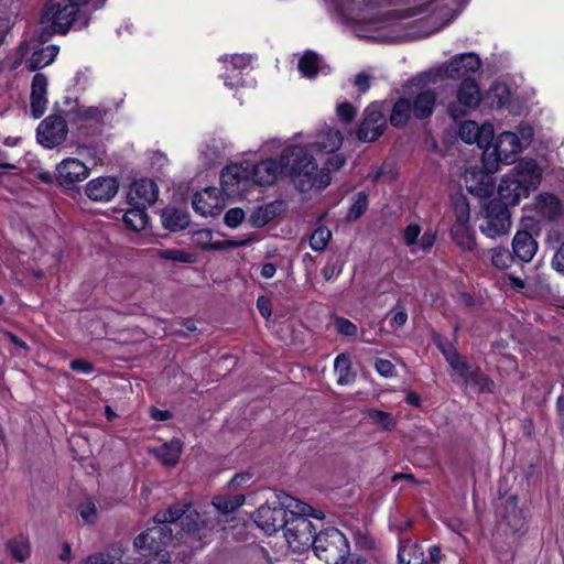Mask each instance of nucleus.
Wrapping results in <instances>:
<instances>
[{
    "mask_svg": "<svg viewBox=\"0 0 564 564\" xmlns=\"http://www.w3.org/2000/svg\"><path fill=\"white\" fill-rule=\"evenodd\" d=\"M281 174L288 176L300 192L322 191L330 184L327 169H319L308 150L302 145H288L280 155Z\"/></svg>",
    "mask_w": 564,
    "mask_h": 564,
    "instance_id": "1",
    "label": "nucleus"
},
{
    "mask_svg": "<svg viewBox=\"0 0 564 564\" xmlns=\"http://www.w3.org/2000/svg\"><path fill=\"white\" fill-rule=\"evenodd\" d=\"M284 506L290 508L289 522L284 528V536L289 546L299 553L311 549L317 533L308 518L322 520L324 513L293 497H286Z\"/></svg>",
    "mask_w": 564,
    "mask_h": 564,
    "instance_id": "2",
    "label": "nucleus"
},
{
    "mask_svg": "<svg viewBox=\"0 0 564 564\" xmlns=\"http://www.w3.org/2000/svg\"><path fill=\"white\" fill-rule=\"evenodd\" d=\"M542 172L533 160L522 161L502 176L498 185L499 202L508 205H518L522 198L529 196L541 183Z\"/></svg>",
    "mask_w": 564,
    "mask_h": 564,
    "instance_id": "3",
    "label": "nucleus"
},
{
    "mask_svg": "<svg viewBox=\"0 0 564 564\" xmlns=\"http://www.w3.org/2000/svg\"><path fill=\"white\" fill-rule=\"evenodd\" d=\"M532 134L531 127H525L521 130V139L510 131L500 133L492 149L487 148L482 153V163L486 171L495 173L498 170L499 163H514L522 149L530 144Z\"/></svg>",
    "mask_w": 564,
    "mask_h": 564,
    "instance_id": "4",
    "label": "nucleus"
},
{
    "mask_svg": "<svg viewBox=\"0 0 564 564\" xmlns=\"http://www.w3.org/2000/svg\"><path fill=\"white\" fill-rule=\"evenodd\" d=\"M311 549L326 564H339L349 555L348 540L336 528H327L317 533Z\"/></svg>",
    "mask_w": 564,
    "mask_h": 564,
    "instance_id": "5",
    "label": "nucleus"
},
{
    "mask_svg": "<svg viewBox=\"0 0 564 564\" xmlns=\"http://www.w3.org/2000/svg\"><path fill=\"white\" fill-rule=\"evenodd\" d=\"M89 0H48L45 17L56 33L64 34L75 22L79 8Z\"/></svg>",
    "mask_w": 564,
    "mask_h": 564,
    "instance_id": "6",
    "label": "nucleus"
},
{
    "mask_svg": "<svg viewBox=\"0 0 564 564\" xmlns=\"http://www.w3.org/2000/svg\"><path fill=\"white\" fill-rule=\"evenodd\" d=\"M286 497L290 496L283 494V496L278 497V500L272 502V505L261 506L256 512V524L269 535L280 529L284 530L289 522L290 508L284 506Z\"/></svg>",
    "mask_w": 564,
    "mask_h": 564,
    "instance_id": "7",
    "label": "nucleus"
},
{
    "mask_svg": "<svg viewBox=\"0 0 564 564\" xmlns=\"http://www.w3.org/2000/svg\"><path fill=\"white\" fill-rule=\"evenodd\" d=\"M511 228V215L507 206L497 199H492L486 207V214L479 229L490 239L508 235Z\"/></svg>",
    "mask_w": 564,
    "mask_h": 564,
    "instance_id": "8",
    "label": "nucleus"
},
{
    "mask_svg": "<svg viewBox=\"0 0 564 564\" xmlns=\"http://www.w3.org/2000/svg\"><path fill=\"white\" fill-rule=\"evenodd\" d=\"M181 520V527L184 532L195 533L206 527L205 521L200 520V516L191 509L188 503H175L167 510L160 511L154 516V522L161 525L174 523Z\"/></svg>",
    "mask_w": 564,
    "mask_h": 564,
    "instance_id": "9",
    "label": "nucleus"
},
{
    "mask_svg": "<svg viewBox=\"0 0 564 564\" xmlns=\"http://www.w3.org/2000/svg\"><path fill=\"white\" fill-rule=\"evenodd\" d=\"M172 540V530L167 525H155L134 539V547L140 555L159 556Z\"/></svg>",
    "mask_w": 564,
    "mask_h": 564,
    "instance_id": "10",
    "label": "nucleus"
},
{
    "mask_svg": "<svg viewBox=\"0 0 564 564\" xmlns=\"http://www.w3.org/2000/svg\"><path fill=\"white\" fill-rule=\"evenodd\" d=\"M448 365L454 372L453 377L457 376L464 384L475 388L478 392L491 391L494 382L481 372L476 364L469 362L465 356H457Z\"/></svg>",
    "mask_w": 564,
    "mask_h": 564,
    "instance_id": "11",
    "label": "nucleus"
},
{
    "mask_svg": "<svg viewBox=\"0 0 564 564\" xmlns=\"http://www.w3.org/2000/svg\"><path fill=\"white\" fill-rule=\"evenodd\" d=\"M404 97L410 101L415 119L423 120L432 116L437 100V95L433 89L420 87L415 79H413L410 82Z\"/></svg>",
    "mask_w": 564,
    "mask_h": 564,
    "instance_id": "12",
    "label": "nucleus"
},
{
    "mask_svg": "<svg viewBox=\"0 0 564 564\" xmlns=\"http://www.w3.org/2000/svg\"><path fill=\"white\" fill-rule=\"evenodd\" d=\"M68 134L65 119L61 116H48L37 127L36 138L39 143L47 149L62 144Z\"/></svg>",
    "mask_w": 564,
    "mask_h": 564,
    "instance_id": "13",
    "label": "nucleus"
},
{
    "mask_svg": "<svg viewBox=\"0 0 564 564\" xmlns=\"http://www.w3.org/2000/svg\"><path fill=\"white\" fill-rule=\"evenodd\" d=\"M193 209L204 217H217L224 207V198L218 188L206 187L194 194L192 199Z\"/></svg>",
    "mask_w": 564,
    "mask_h": 564,
    "instance_id": "14",
    "label": "nucleus"
},
{
    "mask_svg": "<svg viewBox=\"0 0 564 564\" xmlns=\"http://www.w3.org/2000/svg\"><path fill=\"white\" fill-rule=\"evenodd\" d=\"M384 128L386 119L382 112L375 107H367L357 131V138L364 142H372L383 133Z\"/></svg>",
    "mask_w": 564,
    "mask_h": 564,
    "instance_id": "15",
    "label": "nucleus"
},
{
    "mask_svg": "<svg viewBox=\"0 0 564 564\" xmlns=\"http://www.w3.org/2000/svg\"><path fill=\"white\" fill-rule=\"evenodd\" d=\"M89 175V169L78 159L67 158L57 165V181L64 187H70L84 181Z\"/></svg>",
    "mask_w": 564,
    "mask_h": 564,
    "instance_id": "16",
    "label": "nucleus"
},
{
    "mask_svg": "<svg viewBox=\"0 0 564 564\" xmlns=\"http://www.w3.org/2000/svg\"><path fill=\"white\" fill-rule=\"evenodd\" d=\"M159 196V188L151 178H141L133 182L129 192L128 199L131 205L151 206Z\"/></svg>",
    "mask_w": 564,
    "mask_h": 564,
    "instance_id": "17",
    "label": "nucleus"
},
{
    "mask_svg": "<svg viewBox=\"0 0 564 564\" xmlns=\"http://www.w3.org/2000/svg\"><path fill=\"white\" fill-rule=\"evenodd\" d=\"M119 191L117 178L106 176L97 177L89 181L86 185L85 193L94 202H109Z\"/></svg>",
    "mask_w": 564,
    "mask_h": 564,
    "instance_id": "18",
    "label": "nucleus"
},
{
    "mask_svg": "<svg viewBox=\"0 0 564 564\" xmlns=\"http://www.w3.org/2000/svg\"><path fill=\"white\" fill-rule=\"evenodd\" d=\"M481 66V61L475 53H463L452 58L444 67V73L448 78H459L469 73L477 72Z\"/></svg>",
    "mask_w": 564,
    "mask_h": 564,
    "instance_id": "19",
    "label": "nucleus"
},
{
    "mask_svg": "<svg viewBox=\"0 0 564 564\" xmlns=\"http://www.w3.org/2000/svg\"><path fill=\"white\" fill-rule=\"evenodd\" d=\"M511 246L514 258L523 263L531 262L539 249L536 239L528 230H518Z\"/></svg>",
    "mask_w": 564,
    "mask_h": 564,
    "instance_id": "20",
    "label": "nucleus"
},
{
    "mask_svg": "<svg viewBox=\"0 0 564 564\" xmlns=\"http://www.w3.org/2000/svg\"><path fill=\"white\" fill-rule=\"evenodd\" d=\"M47 78L42 73L33 76L31 84V113L35 119L42 117L47 105Z\"/></svg>",
    "mask_w": 564,
    "mask_h": 564,
    "instance_id": "21",
    "label": "nucleus"
},
{
    "mask_svg": "<svg viewBox=\"0 0 564 564\" xmlns=\"http://www.w3.org/2000/svg\"><path fill=\"white\" fill-rule=\"evenodd\" d=\"M250 177L248 169L240 164L226 166L220 174V184L223 191L228 194H236L240 191V184Z\"/></svg>",
    "mask_w": 564,
    "mask_h": 564,
    "instance_id": "22",
    "label": "nucleus"
},
{
    "mask_svg": "<svg viewBox=\"0 0 564 564\" xmlns=\"http://www.w3.org/2000/svg\"><path fill=\"white\" fill-rule=\"evenodd\" d=\"M343 140L344 137L338 129L325 126L318 131L311 147L318 152L334 153L340 148Z\"/></svg>",
    "mask_w": 564,
    "mask_h": 564,
    "instance_id": "23",
    "label": "nucleus"
},
{
    "mask_svg": "<svg viewBox=\"0 0 564 564\" xmlns=\"http://www.w3.org/2000/svg\"><path fill=\"white\" fill-rule=\"evenodd\" d=\"M281 174L280 160H264L252 166L249 175L260 186H271Z\"/></svg>",
    "mask_w": 564,
    "mask_h": 564,
    "instance_id": "24",
    "label": "nucleus"
},
{
    "mask_svg": "<svg viewBox=\"0 0 564 564\" xmlns=\"http://www.w3.org/2000/svg\"><path fill=\"white\" fill-rule=\"evenodd\" d=\"M546 247L554 251L552 268L564 274V234L558 229H551L545 238Z\"/></svg>",
    "mask_w": 564,
    "mask_h": 564,
    "instance_id": "25",
    "label": "nucleus"
},
{
    "mask_svg": "<svg viewBox=\"0 0 564 564\" xmlns=\"http://www.w3.org/2000/svg\"><path fill=\"white\" fill-rule=\"evenodd\" d=\"M481 100L479 87L475 79H464L457 90V101L465 108H476Z\"/></svg>",
    "mask_w": 564,
    "mask_h": 564,
    "instance_id": "26",
    "label": "nucleus"
},
{
    "mask_svg": "<svg viewBox=\"0 0 564 564\" xmlns=\"http://www.w3.org/2000/svg\"><path fill=\"white\" fill-rule=\"evenodd\" d=\"M399 564H429L424 558V550L421 544L412 540H403L398 551Z\"/></svg>",
    "mask_w": 564,
    "mask_h": 564,
    "instance_id": "27",
    "label": "nucleus"
},
{
    "mask_svg": "<svg viewBox=\"0 0 564 564\" xmlns=\"http://www.w3.org/2000/svg\"><path fill=\"white\" fill-rule=\"evenodd\" d=\"M161 221L170 231H180L189 225V215L178 208H165L161 214Z\"/></svg>",
    "mask_w": 564,
    "mask_h": 564,
    "instance_id": "28",
    "label": "nucleus"
},
{
    "mask_svg": "<svg viewBox=\"0 0 564 564\" xmlns=\"http://www.w3.org/2000/svg\"><path fill=\"white\" fill-rule=\"evenodd\" d=\"M58 46L56 45H47L45 47H40L35 50L30 59L28 61V69L31 72H35L40 68H43L50 65L58 54Z\"/></svg>",
    "mask_w": 564,
    "mask_h": 564,
    "instance_id": "29",
    "label": "nucleus"
},
{
    "mask_svg": "<svg viewBox=\"0 0 564 564\" xmlns=\"http://www.w3.org/2000/svg\"><path fill=\"white\" fill-rule=\"evenodd\" d=\"M154 455L165 466H174L180 459L182 453V443L180 440H172L164 443L153 451Z\"/></svg>",
    "mask_w": 564,
    "mask_h": 564,
    "instance_id": "30",
    "label": "nucleus"
},
{
    "mask_svg": "<svg viewBox=\"0 0 564 564\" xmlns=\"http://www.w3.org/2000/svg\"><path fill=\"white\" fill-rule=\"evenodd\" d=\"M451 232L460 249L467 251L476 249L475 232L469 225H454Z\"/></svg>",
    "mask_w": 564,
    "mask_h": 564,
    "instance_id": "31",
    "label": "nucleus"
},
{
    "mask_svg": "<svg viewBox=\"0 0 564 564\" xmlns=\"http://www.w3.org/2000/svg\"><path fill=\"white\" fill-rule=\"evenodd\" d=\"M108 109L104 106H78L74 110L77 121H89L98 126H102Z\"/></svg>",
    "mask_w": 564,
    "mask_h": 564,
    "instance_id": "32",
    "label": "nucleus"
},
{
    "mask_svg": "<svg viewBox=\"0 0 564 564\" xmlns=\"http://www.w3.org/2000/svg\"><path fill=\"white\" fill-rule=\"evenodd\" d=\"M413 112L410 107V101L404 96L400 97L393 105L390 123L395 128L406 126Z\"/></svg>",
    "mask_w": 564,
    "mask_h": 564,
    "instance_id": "33",
    "label": "nucleus"
},
{
    "mask_svg": "<svg viewBox=\"0 0 564 564\" xmlns=\"http://www.w3.org/2000/svg\"><path fill=\"white\" fill-rule=\"evenodd\" d=\"M132 206L133 208H130L124 213L122 220L128 228L139 231L145 228L148 224V215L145 213L147 207L141 205Z\"/></svg>",
    "mask_w": 564,
    "mask_h": 564,
    "instance_id": "34",
    "label": "nucleus"
},
{
    "mask_svg": "<svg viewBox=\"0 0 564 564\" xmlns=\"http://www.w3.org/2000/svg\"><path fill=\"white\" fill-rule=\"evenodd\" d=\"M334 370L338 375L337 383L346 386L354 382L356 375L351 370V362L348 356L340 354L335 358Z\"/></svg>",
    "mask_w": 564,
    "mask_h": 564,
    "instance_id": "35",
    "label": "nucleus"
},
{
    "mask_svg": "<svg viewBox=\"0 0 564 564\" xmlns=\"http://www.w3.org/2000/svg\"><path fill=\"white\" fill-rule=\"evenodd\" d=\"M245 502L243 495H218L213 499V506L223 514H229L239 509Z\"/></svg>",
    "mask_w": 564,
    "mask_h": 564,
    "instance_id": "36",
    "label": "nucleus"
},
{
    "mask_svg": "<svg viewBox=\"0 0 564 564\" xmlns=\"http://www.w3.org/2000/svg\"><path fill=\"white\" fill-rule=\"evenodd\" d=\"M491 264L498 270H507L516 259L513 253L505 247H496L488 250Z\"/></svg>",
    "mask_w": 564,
    "mask_h": 564,
    "instance_id": "37",
    "label": "nucleus"
},
{
    "mask_svg": "<svg viewBox=\"0 0 564 564\" xmlns=\"http://www.w3.org/2000/svg\"><path fill=\"white\" fill-rule=\"evenodd\" d=\"M321 59L317 54L306 52L299 61V70L307 78L315 77L319 72Z\"/></svg>",
    "mask_w": 564,
    "mask_h": 564,
    "instance_id": "38",
    "label": "nucleus"
},
{
    "mask_svg": "<svg viewBox=\"0 0 564 564\" xmlns=\"http://www.w3.org/2000/svg\"><path fill=\"white\" fill-rule=\"evenodd\" d=\"M7 547L18 562H24L30 556L29 540L23 535L10 540Z\"/></svg>",
    "mask_w": 564,
    "mask_h": 564,
    "instance_id": "39",
    "label": "nucleus"
},
{
    "mask_svg": "<svg viewBox=\"0 0 564 564\" xmlns=\"http://www.w3.org/2000/svg\"><path fill=\"white\" fill-rule=\"evenodd\" d=\"M538 209L543 217L554 218L560 212V202L553 195H540L538 198Z\"/></svg>",
    "mask_w": 564,
    "mask_h": 564,
    "instance_id": "40",
    "label": "nucleus"
},
{
    "mask_svg": "<svg viewBox=\"0 0 564 564\" xmlns=\"http://www.w3.org/2000/svg\"><path fill=\"white\" fill-rule=\"evenodd\" d=\"M332 238V231L324 226L317 227L310 237V246L314 251L325 250Z\"/></svg>",
    "mask_w": 564,
    "mask_h": 564,
    "instance_id": "41",
    "label": "nucleus"
},
{
    "mask_svg": "<svg viewBox=\"0 0 564 564\" xmlns=\"http://www.w3.org/2000/svg\"><path fill=\"white\" fill-rule=\"evenodd\" d=\"M455 225H469L470 208L467 198L463 195L454 199Z\"/></svg>",
    "mask_w": 564,
    "mask_h": 564,
    "instance_id": "42",
    "label": "nucleus"
},
{
    "mask_svg": "<svg viewBox=\"0 0 564 564\" xmlns=\"http://www.w3.org/2000/svg\"><path fill=\"white\" fill-rule=\"evenodd\" d=\"M368 416L372 420L373 423L387 431L393 429L395 425V421L389 412L370 409L368 411Z\"/></svg>",
    "mask_w": 564,
    "mask_h": 564,
    "instance_id": "43",
    "label": "nucleus"
},
{
    "mask_svg": "<svg viewBox=\"0 0 564 564\" xmlns=\"http://www.w3.org/2000/svg\"><path fill=\"white\" fill-rule=\"evenodd\" d=\"M433 341L443 354L447 364L452 362L460 354L448 340L444 339L441 335L436 334L433 336Z\"/></svg>",
    "mask_w": 564,
    "mask_h": 564,
    "instance_id": "44",
    "label": "nucleus"
},
{
    "mask_svg": "<svg viewBox=\"0 0 564 564\" xmlns=\"http://www.w3.org/2000/svg\"><path fill=\"white\" fill-rule=\"evenodd\" d=\"M508 527L513 533H522L525 529V518L522 510L513 506L512 512L506 517Z\"/></svg>",
    "mask_w": 564,
    "mask_h": 564,
    "instance_id": "45",
    "label": "nucleus"
},
{
    "mask_svg": "<svg viewBox=\"0 0 564 564\" xmlns=\"http://www.w3.org/2000/svg\"><path fill=\"white\" fill-rule=\"evenodd\" d=\"M368 208V197L365 192H359L349 209L348 218L358 219Z\"/></svg>",
    "mask_w": 564,
    "mask_h": 564,
    "instance_id": "46",
    "label": "nucleus"
},
{
    "mask_svg": "<svg viewBox=\"0 0 564 564\" xmlns=\"http://www.w3.org/2000/svg\"><path fill=\"white\" fill-rule=\"evenodd\" d=\"M478 124L475 121H465L459 126V138L469 144L476 143Z\"/></svg>",
    "mask_w": 564,
    "mask_h": 564,
    "instance_id": "47",
    "label": "nucleus"
},
{
    "mask_svg": "<svg viewBox=\"0 0 564 564\" xmlns=\"http://www.w3.org/2000/svg\"><path fill=\"white\" fill-rule=\"evenodd\" d=\"M494 134L495 130L491 123L485 122L481 126H478L476 144L479 148H485L486 150L489 143L492 141Z\"/></svg>",
    "mask_w": 564,
    "mask_h": 564,
    "instance_id": "48",
    "label": "nucleus"
},
{
    "mask_svg": "<svg viewBox=\"0 0 564 564\" xmlns=\"http://www.w3.org/2000/svg\"><path fill=\"white\" fill-rule=\"evenodd\" d=\"M421 235V227L417 224H410L403 230V241L411 248V252H416V242Z\"/></svg>",
    "mask_w": 564,
    "mask_h": 564,
    "instance_id": "49",
    "label": "nucleus"
},
{
    "mask_svg": "<svg viewBox=\"0 0 564 564\" xmlns=\"http://www.w3.org/2000/svg\"><path fill=\"white\" fill-rule=\"evenodd\" d=\"M272 218L273 213L270 210L269 207H259L251 214L250 221L254 227H263L268 223H270Z\"/></svg>",
    "mask_w": 564,
    "mask_h": 564,
    "instance_id": "50",
    "label": "nucleus"
},
{
    "mask_svg": "<svg viewBox=\"0 0 564 564\" xmlns=\"http://www.w3.org/2000/svg\"><path fill=\"white\" fill-rule=\"evenodd\" d=\"M158 257L165 259V260H172L177 262H189V256L184 252L183 250L177 249H166V250H156Z\"/></svg>",
    "mask_w": 564,
    "mask_h": 564,
    "instance_id": "51",
    "label": "nucleus"
},
{
    "mask_svg": "<svg viewBox=\"0 0 564 564\" xmlns=\"http://www.w3.org/2000/svg\"><path fill=\"white\" fill-rule=\"evenodd\" d=\"M335 328L336 330L344 336H356L357 335V326L347 318L336 317L335 318Z\"/></svg>",
    "mask_w": 564,
    "mask_h": 564,
    "instance_id": "52",
    "label": "nucleus"
},
{
    "mask_svg": "<svg viewBox=\"0 0 564 564\" xmlns=\"http://www.w3.org/2000/svg\"><path fill=\"white\" fill-rule=\"evenodd\" d=\"M79 514L86 523H94L97 520V509L91 500H86L79 506Z\"/></svg>",
    "mask_w": 564,
    "mask_h": 564,
    "instance_id": "53",
    "label": "nucleus"
},
{
    "mask_svg": "<svg viewBox=\"0 0 564 564\" xmlns=\"http://www.w3.org/2000/svg\"><path fill=\"white\" fill-rule=\"evenodd\" d=\"M245 219V212L241 208H230L224 217L225 224L230 228L238 227Z\"/></svg>",
    "mask_w": 564,
    "mask_h": 564,
    "instance_id": "54",
    "label": "nucleus"
},
{
    "mask_svg": "<svg viewBox=\"0 0 564 564\" xmlns=\"http://www.w3.org/2000/svg\"><path fill=\"white\" fill-rule=\"evenodd\" d=\"M336 112L343 122H351L356 117V108L350 102H341L337 106Z\"/></svg>",
    "mask_w": 564,
    "mask_h": 564,
    "instance_id": "55",
    "label": "nucleus"
},
{
    "mask_svg": "<svg viewBox=\"0 0 564 564\" xmlns=\"http://www.w3.org/2000/svg\"><path fill=\"white\" fill-rule=\"evenodd\" d=\"M375 368L378 371V373L384 378L393 377L395 373L394 365L390 360H387V359H382V358L376 359Z\"/></svg>",
    "mask_w": 564,
    "mask_h": 564,
    "instance_id": "56",
    "label": "nucleus"
},
{
    "mask_svg": "<svg viewBox=\"0 0 564 564\" xmlns=\"http://www.w3.org/2000/svg\"><path fill=\"white\" fill-rule=\"evenodd\" d=\"M391 314H392V318L390 322L391 326L402 327L405 325V323L408 321V313H406V310L404 308V306H402V305L395 306L391 311Z\"/></svg>",
    "mask_w": 564,
    "mask_h": 564,
    "instance_id": "57",
    "label": "nucleus"
},
{
    "mask_svg": "<svg viewBox=\"0 0 564 564\" xmlns=\"http://www.w3.org/2000/svg\"><path fill=\"white\" fill-rule=\"evenodd\" d=\"M435 242V234L432 230L425 231L423 235H420L416 242V251H430Z\"/></svg>",
    "mask_w": 564,
    "mask_h": 564,
    "instance_id": "58",
    "label": "nucleus"
},
{
    "mask_svg": "<svg viewBox=\"0 0 564 564\" xmlns=\"http://www.w3.org/2000/svg\"><path fill=\"white\" fill-rule=\"evenodd\" d=\"M370 80H371V76L370 75H368L366 73H359L355 77L354 85L357 87V89L361 94H365L370 88Z\"/></svg>",
    "mask_w": 564,
    "mask_h": 564,
    "instance_id": "59",
    "label": "nucleus"
},
{
    "mask_svg": "<svg viewBox=\"0 0 564 564\" xmlns=\"http://www.w3.org/2000/svg\"><path fill=\"white\" fill-rule=\"evenodd\" d=\"M176 324L181 327L174 328L173 333L183 337H186L188 333H193L197 329L195 323L191 319H182Z\"/></svg>",
    "mask_w": 564,
    "mask_h": 564,
    "instance_id": "60",
    "label": "nucleus"
},
{
    "mask_svg": "<svg viewBox=\"0 0 564 564\" xmlns=\"http://www.w3.org/2000/svg\"><path fill=\"white\" fill-rule=\"evenodd\" d=\"M69 367L72 370H74L76 372H82V373H90L94 370L93 364H90L84 359L72 360L69 364Z\"/></svg>",
    "mask_w": 564,
    "mask_h": 564,
    "instance_id": "61",
    "label": "nucleus"
},
{
    "mask_svg": "<svg viewBox=\"0 0 564 564\" xmlns=\"http://www.w3.org/2000/svg\"><path fill=\"white\" fill-rule=\"evenodd\" d=\"M228 62L232 65L234 68L240 69L247 67L250 64L251 57L249 55L235 54L229 57Z\"/></svg>",
    "mask_w": 564,
    "mask_h": 564,
    "instance_id": "62",
    "label": "nucleus"
},
{
    "mask_svg": "<svg viewBox=\"0 0 564 564\" xmlns=\"http://www.w3.org/2000/svg\"><path fill=\"white\" fill-rule=\"evenodd\" d=\"M345 163H346V159L343 154H335L327 160L325 169H327L328 172L330 171V169L339 170L340 167H343L345 165Z\"/></svg>",
    "mask_w": 564,
    "mask_h": 564,
    "instance_id": "63",
    "label": "nucleus"
},
{
    "mask_svg": "<svg viewBox=\"0 0 564 564\" xmlns=\"http://www.w3.org/2000/svg\"><path fill=\"white\" fill-rule=\"evenodd\" d=\"M257 307L260 312V314L268 318L271 315V303L268 299L260 296L257 301Z\"/></svg>",
    "mask_w": 564,
    "mask_h": 564,
    "instance_id": "64",
    "label": "nucleus"
}]
</instances>
